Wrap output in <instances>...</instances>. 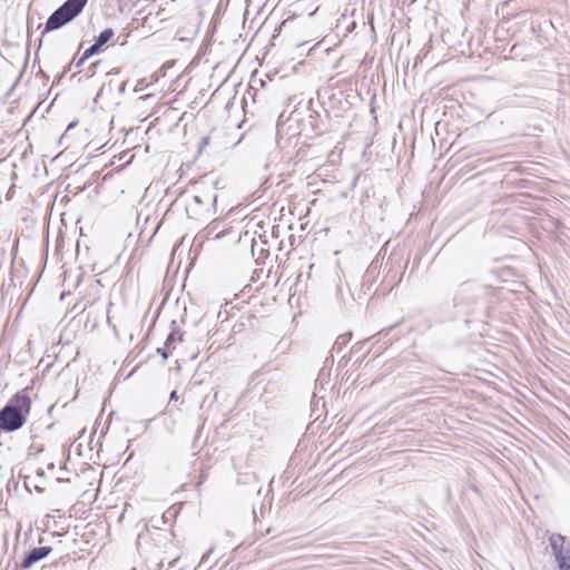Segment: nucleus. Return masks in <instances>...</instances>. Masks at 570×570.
<instances>
[{
    "instance_id": "18",
    "label": "nucleus",
    "mask_w": 570,
    "mask_h": 570,
    "mask_svg": "<svg viewBox=\"0 0 570 570\" xmlns=\"http://www.w3.org/2000/svg\"><path fill=\"white\" fill-rule=\"evenodd\" d=\"M72 65H73V61H72L71 63H69V65L65 68L63 72H62V76H63V75H66L67 72H69V71L71 70Z\"/></svg>"
},
{
    "instance_id": "3",
    "label": "nucleus",
    "mask_w": 570,
    "mask_h": 570,
    "mask_svg": "<svg viewBox=\"0 0 570 570\" xmlns=\"http://www.w3.org/2000/svg\"><path fill=\"white\" fill-rule=\"evenodd\" d=\"M70 21H72V20L69 19V16L65 11H62V9L59 7L49 16V18L46 22V26H45V30L52 31V30L60 29L61 27L66 26Z\"/></svg>"
},
{
    "instance_id": "6",
    "label": "nucleus",
    "mask_w": 570,
    "mask_h": 570,
    "mask_svg": "<svg viewBox=\"0 0 570 570\" xmlns=\"http://www.w3.org/2000/svg\"><path fill=\"white\" fill-rule=\"evenodd\" d=\"M88 0H66L60 8L65 11L69 19L73 20L85 8Z\"/></svg>"
},
{
    "instance_id": "1",
    "label": "nucleus",
    "mask_w": 570,
    "mask_h": 570,
    "mask_svg": "<svg viewBox=\"0 0 570 570\" xmlns=\"http://www.w3.org/2000/svg\"><path fill=\"white\" fill-rule=\"evenodd\" d=\"M31 400L24 392L16 394L0 410V430L13 432L19 430L27 421L30 412Z\"/></svg>"
},
{
    "instance_id": "16",
    "label": "nucleus",
    "mask_w": 570,
    "mask_h": 570,
    "mask_svg": "<svg viewBox=\"0 0 570 570\" xmlns=\"http://www.w3.org/2000/svg\"><path fill=\"white\" fill-rule=\"evenodd\" d=\"M157 352L159 354H161L163 358H165V360L168 358V353L166 352V347L165 348L159 347V348H157Z\"/></svg>"
},
{
    "instance_id": "21",
    "label": "nucleus",
    "mask_w": 570,
    "mask_h": 570,
    "mask_svg": "<svg viewBox=\"0 0 570 570\" xmlns=\"http://www.w3.org/2000/svg\"><path fill=\"white\" fill-rule=\"evenodd\" d=\"M455 304H459V296L454 297Z\"/></svg>"
},
{
    "instance_id": "4",
    "label": "nucleus",
    "mask_w": 570,
    "mask_h": 570,
    "mask_svg": "<svg viewBox=\"0 0 570 570\" xmlns=\"http://www.w3.org/2000/svg\"><path fill=\"white\" fill-rule=\"evenodd\" d=\"M51 552V548L50 547H39V548H33L31 551H29L22 562H21V567L23 569H29L31 566H33L36 562L42 560L43 558H46L49 553Z\"/></svg>"
},
{
    "instance_id": "8",
    "label": "nucleus",
    "mask_w": 570,
    "mask_h": 570,
    "mask_svg": "<svg viewBox=\"0 0 570 570\" xmlns=\"http://www.w3.org/2000/svg\"><path fill=\"white\" fill-rule=\"evenodd\" d=\"M114 35V30L111 28H107L99 33L95 41L102 47L112 39Z\"/></svg>"
},
{
    "instance_id": "2",
    "label": "nucleus",
    "mask_w": 570,
    "mask_h": 570,
    "mask_svg": "<svg viewBox=\"0 0 570 570\" xmlns=\"http://www.w3.org/2000/svg\"><path fill=\"white\" fill-rule=\"evenodd\" d=\"M549 542L557 562L570 557V542L564 535L553 533Z\"/></svg>"
},
{
    "instance_id": "10",
    "label": "nucleus",
    "mask_w": 570,
    "mask_h": 570,
    "mask_svg": "<svg viewBox=\"0 0 570 570\" xmlns=\"http://www.w3.org/2000/svg\"><path fill=\"white\" fill-rule=\"evenodd\" d=\"M101 46L96 41L83 52V59H89L91 56L98 53L101 50Z\"/></svg>"
},
{
    "instance_id": "11",
    "label": "nucleus",
    "mask_w": 570,
    "mask_h": 570,
    "mask_svg": "<svg viewBox=\"0 0 570 570\" xmlns=\"http://www.w3.org/2000/svg\"><path fill=\"white\" fill-rule=\"evenodd\" d=\"M99 65V61L92 62L86 70V78H91L92 76H95Z\"/></svg>"
},
{
    "instance_id": "13",
    "label": "nucleus",
    "mask_w": 570,
    "mask_h": 570,
    "mask_svg": "<svg viewBox=\"0 0 570 570\" xmlns=\"http://www.w3.org/2000/svg\"><path fill=\"white\" fill-rule=\"evenodd\" d=\"M209 140H210V137L209 136H204L199 144H198V148H199V151H202L208 144H209Z\"/></svg>"
},
{
    "instance_id": "12",
    "label": "nucleus",
    "mask_w": 570,
    "mask_h": 570,
    "mask_svg": "<svg viewBox=\"0 0 570 570\" xmlns=\"http://www.w3.org/2000/svg\"><path fill=\"white\" fill-rule=\"evenodd\" d=\"M559 570H570V557L557 562Z\"/></svg>"
},
{
    "instance_id": "19",
    "label": "nucleus",
    "mask_w": 570,
    "mask_h": 570,
    "mask_svg": "<svg viewBox=\"0 0 570 570\" xmlns=\"http://www.w3.org/2000/svg\"><path fill=\"white\" fill-rule=\"evenodd\" d=\"M142 89V81H139L136 87H135V91H139Z\"/></svg>"
},
{
    "instance_id": "9",
    "label": "nucleus",
    "mask_w": 570,
    "mask_h": 570,
    "mask_svg": "<svg viewBox=\"0 0 570 570\" xmlns=\"http://www.w3.org/2000/svg\"><path fill=\"white\" fill-rule=\"evenodd\" d=\"M183 340V334L174 328L167 336L166 341H165V346L166 348H170L175 342L177 341H181Z\"/></svg>"
},
{
    "instance_id": "14",
    "label": "nucleus",
    "mask_w": 570,
    "mask_h": 570,
    "mask_svg": "<svg viewBox=\"0 0 570 570\" xmlns=\"http://www.w3.org/2000/svg\"><path fill=\"white\" fill-rule=\"evenodd\" d=\"M86 60L87 59H83V55H82L78 61H76V62L73 61L75 67L79 70V72H82V70L80 68L85 63Z\"/></svg>"
},
{
    "instance_id": "17",
    "label": "nucleus",
    "mask_w": 570,
    "mask_h": 570,
    "mask_svg": "<svg viewBox=\"0 0 570 570\" xmlns=\"http://www.w3.org/2000/svg\"><path fill=\"white\" fill-rule=\"evenodd\" d=\"M127 81H122L118 88L119 94H124L126 91Z\"/></svg>"
},
{
    "instance_id": "15",
    "label": "nucleus",
    "mask_w": 570,
    "mask_h": 570,
    "mask_svg": "<svg viewBox=\"0 0 570 570\" xmlns=\"http://www.w3.org/2000/svg\"><path fill=\"white\" fill-rule=\"evenodd\" d=\"M178 400V395H177V391H173L169 395V404L173 402V401H177Z\"/></svg>"
},
{
    "instance_id": "5",
    "label": "nucleus",
    "mask_w": 570,
    "mask_h": 570,
    "mask_svg": "<svg viewBox=\"0 0 570 570\" xmlns=\"http://www.w3.org/2000/svg\"><path fill=\"white\" fill-rule=\"evenodd\" d=\"M88 0H66L60 8L65 11L69 19L73 20L85 8Z\"/></svg>"
},
{
    "instance_id": "20",
    "label": "nucleus",
    "mask_w": 570,
    "mask_h": 570,
    "mask_svg": "<svg viewBox=\"0 0 570 570\" xmlns=\"http://www.w3.org/2000/svg\"><path fill=\"white\" fill-rule=\"evenodd\" d=\"M207 557H208V554H204V556L202 557V562H204V561H205V559H206Z\"/></svg>"
},
{
    "instance_id": "7",
    "label": "nucleus",
    "mask_w": 570,
    "mask_h": 570,
    "mask_svg": "<svg viewBox=\"0 0 570 570\" xmlns=\"http://www.w3.org/2000/svg\"><path fill=\"white\" fill-rule=\"evenodd\" d=\"M217 195L216 194H207L205 197L200 195H195L191 198V202L186 205V210L189 215H198L199 212L194 207L196 205H202L205 202H212L213 204L216 203Z\"/></svg>"
}]
</instances>
